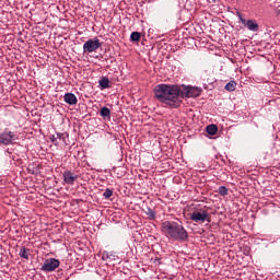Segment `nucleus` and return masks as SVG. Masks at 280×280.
<instances>
[{"mask_svg":"<svg viewBox=\"0 0 280 280\" xmlns=\"http://www.w3.org/2000/svg\"><path fill=\"white\" fill-rule=\"evenodd\" d=\"M57 139H60L61 141H65V133H57Z\"/></svg>","mask_w":280,"mask_h":280,"instance_id":"obj_23","label":"nucleus"},{"mask_svg":"<svg viewBox=\"0 0 280 280\" xmlns=\"http://www.w3.org/2000/svg\"><path fill=\"white\" fill-rule=\"evenodd\" d=\"M103 196L108 199L113 196V191L110 190V188L105 189V191L103 192Z\"/></svg>","mask_w":280,"mask_h":280,"instance_id":"obj_20","label":"nucleus"},{"mask_svg":"<svg viewBox=\"0 0 280 280\" xmlns=\"http://www.w3.org/2000/svg\"><path fill=\"white\" fill-rule=\"evenodd\" d=\"M235 89H237V83L235 81H230L225 85V91H229V93H233V91H235Z\"/></svg>","mask_w":280,"mask_h":280,"instance_id":"obj_12","label":"nucleus"},{"mask_svg":"<svg viewBox=\"0 0 280 280\" xmlns=\"http://www.w3.org/2000/svg\"><path fill=\"white\" fill-rule=\"evenodd\" d=\"M28 172H31V174H36V171H32V168L28 167Z\"/></svg>","mask_w":280,"mask_h":280,"instance_id":"obj_24","label":"nucleus"},{"mask_svg":"<svg viewBox=\"0 0 280 280\" xmlns=\"http://www.w3.org/2000/svg\"><path fill=\"white\" fill-rule=\"evenodd\" d=\"M161 230L168 240H173L174 242H187L189 240V233L178 222L164 221Z\"/></svg>","mask_w":280,"mask_h":280,"instance_id":"obj_2","label":"nucleus"},{"mask_svg":"<svg viewBox=\"0 0 280 280\" xmlns=\"http://www.w3.org/2000/svg\"><path fill=\"white\" fill-rule=\"evenodd\" d=\"M219 194L220 196H229V188L225 186L219 187Z\"/></svg>","mask_w":280,"mask_h":280,"instance_id":"obj_18","label":"nucleus"},{"mask_svg":"<svg viewBox=\"0 0 280 280\" xmlns=\"http://www.w3.org/2000/svg\"><path fill=\"white\" fill-rule=\"evenodd\" d=\"M206 131H207L209 135H211V136L217 135V132H218V126H215V125H209V126H207Z\"/></svg>","mask_w":280,"mask_h":280,"instance_id":"obj_15","label":"nucleus"},{"mask_svg":"<svg viewBox=\"0 0 280 280\" xmlns=\"http://www.w3.org/2000/svg\"><path fill=\"white\" fill-rule=\"evenodd\" d=\"M273 8H275L276 14L279 16V15H280V0H277V1L273 3Z\"/></svg>","mask_w":280,"mask_h":280,"instance_id":"obj_19","label":"nucleus"},{"mask_svg":"<svg viewBox=\"0 0 280 280\" xmlns=\"http://www.w3.org/2000/svg\"><path fill=\"white\" fill-rule=\"evenodd\" d=\"M15 141L14 132L5 128L2 133H0V145H12Z\"/></svg>","mask_w":280,"mask_h":280,"instance_id":"obj_6","label":"nucleus"},{"mask_svg":"<svg viewBox=\"0 0 280 280\" xmlns=\"http://www.w3.org/2000/svg\"><path fill=\"white\" fill-rule=\"evenodd\" d=\"M59 267H60V260L56 258H48L44 261L42 266V270L43 272H54V270H56V268H59Z\"/></svg>","mask_w":280,"mask_h":280,"instance_id":"obj_7","label":"nucleus"},{"mask_svg":"<svg viewBox=\"0 0 280 280\" xmlns=\"http://www.w3.org/2000/svg\"><path fill=\"white\" fill-rule=\"evenodd\" d=\"M50 141H51V143H54V145H58V137L50 136Z\"/></svg>","mask_w":280,"mask_h":280,"instance_id":"obj_22","label":"nucleus"},{"mask_svg":"<svg viewBox=\"0 0 280 280\" xmlns=\"http://www.w3.org/2000/svg\"><path fill=\"white\" fill-rule=\"evenodd\" d=\"M100 115L101 117H104V118L110 117V109L108 107H103L100 110Z\"/></svg>","mask_w":280,"mask_h":280,"instance_id":"obj_16","label":"nucleus"},{"mask_svg":"<svg viewBox=\"0 0 280 280\" xmlns=\"http://www.w3.org/2000/svg\"><path fill=\"white\" fill-rule=\"evenodd\" d=\"M155 98L170 108H178L183 104L182 90L178 85L159 84L154 88Z\"/></svg>","mask_w":280,"mask_h":280,"instance_id":"obj_1","label":"nucleus"},{"mask_svg":"<svg viewBox=\"0 0 280 280\" xmlns=\"http://www.w3.org/2000/svg\"><path fill=\"white\" fill-rule=\"evenodd\" d=\"M102 259L103 261H107V259H110V255L108 254V252H103Z\"/></svg>","mask_w":280,"mask_h":280,"instance_id":"obj_21","label":"nucleus"},{"mask_svg":"<svg viewBox=\"0 0 280 280\" xmlns=\"http://www.w3.org/2000/svg\"><path fill=\"white\" fill-rule=\"evenodd\" d=\"M131 43H139L141 40V33L139 32H132L130 35Z\"/></svg>","mask_w":280,"mask_h":280,"instance_id":"obj_13","label":"nucleus"},{"mask_svg":"<svg viewBox=\"0 0 280 280\" xmlns=\"http://www.w3.org/2000/svg\"><path fill=\"white\" fill-rule=\"evenodd\" d=\"M149 220H154L156 218V212L154 210H152V208H147L145 211Z\"/></svg>","mask_w":280,"mask_h":280,"instance_id":"obj_17","label":"nucleus"},{"mask_svg":"<svg viewBox=\"0 0 280 280\" xmlns=\"http://www.w3.org/2000/svg\"><path fill=\"white\" fill-rule=\"evenodd\" d=\"M236 16L241 21L242 25L247 27L249 32H258L259 31V24L255 20H246L242 16V13L240 11L236 12Z\"/></svg>","mask_w":280,"mask_h":280,"instance_id":"obj_5","label":"nucleus"},{"mask_svg":"<svg viewBox=\"0 0 280 280\" xmlns=\"http://www.w3.org/2000/svg\"><path fill=\"white\" fill-rule=\"evenodd\" d=\"M100 47H102V42H100V39L95 37L93 39H88L83 44V51L84 54H93V51H97Z\"/></svg>","mask_w":280,"mask_h":280,"instance_id":"obj_4","label":"nucleus"},{"mask_svg":"<svg viewBox=\"0 0 280 280\" xmlns=\"http://www.w3.org/2000/svg\"><path fill=\"white\" fill-rule=\"evenodd\" d=\"M190 220H192V222H209V212H192L190 214Z\"/></svg>","mask_w":280,"mask_h":280,"instance_id":"obj_9","label":"nucleus"},{"mask_svg":"<svg viewBox=\"0 0 280 280\" xmlns=\"http://www.w3.org/2000/svg\"><path fill=\"white\" fill-rule=\"evenodd\" d=\"M63 183L66 185H75V180L80 178V176L71 171H65L62 174Z\"/></svg>","mask_w":280,"mask_h":280,"instance_id":"obj_8","label":"nucleus"},{"mask_svg":"<svg viewBox=\"0 0 280 280\" xmlns=\"http://www.w3.org/2000/svg\"><path fill=\"white\" fill-rule=\"evenodd\" d=\"M201 94H202V88L188 85V86H185L184 90H182L180 97L182 100H185V97L187 98L200 97Z\"/></svg>","mask_w":280,"mask_h":280,"instance_id":"obj_3","label":"nucleus"},{"mask_svg":"<svg viewBox=\"0 0 280 280\" xmlns=\"http://www.w3.org/2000/svg\"><path fill=\"white\" fill-rule=\"evenodd\" d=\"M101 91H104L105 89H110V80L106 77H102L98 81Z\"/></svg>","mask_w":280,"mask_h":280,"instance_id":"obj_11","label":"nucleus"},{"mask_svg":"<svg viewBox=\"0 0 280 280\" xmlns=\"http://www.w3.org/2000/svg\"><path fill=\"white\" fill-rule=\"evenodd\" d=\"M63 100L66 104H69L70 106H75V104H78V97L73 93H66Z\"/></svg>","mask_w":280,"mask_h":280,"instance_id":"obj_10","label":"nucleus"},{"mask_svg":"<svg viewBox=\"0 0 280 280\" xmlns=\"http://www.w3.org/2000/svg\"><path fill=\"white\" fill-rule=\"evenodd\" d=\"M20 257H22V259H30V249L22 247L20 249Z\"/></svg>","mask_w":280,"mask_h":280,"instance_id":"obj_14","label":"nucleus"}]
</instances>
